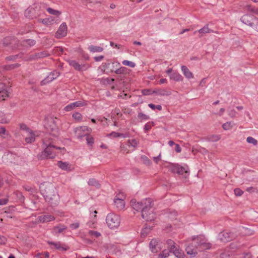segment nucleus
Returning a JSON list of instances; mask_svg holds the SVG:
<instances>
[{"instance_id":"obj_44","label":"nucleus","mask_w":258,"mask_h":258,"mask_svg":"<svg viewBox=\"0 0 258 258\" xmlns=\"http://www.w3.org/2000/svg\"><path fill=\"white\" fill-rule=\"evenodd\" d=\"M148 106L153 110L158 109L161 110L162 109V106L161 105H155L152 103L149 104Z\"/></svg>"},{"instance_id":"obj_50","label":"nucleus","mask_w":258,"mask_h":258,"mask_svg":"<svg viewBox=\"0 0 258 258\" xmlns=\"http://www.w3.org/2000/svg\"><path fill=\"white\" fill-rule=\"evenodd\" d=\"M72 116L76 121L79 122L81 120V114L79 112H76L74 113Z\"/></svg>"},{"instance_id":"obj_8","label":"nucleus","mask_w":258,"mask_h":258,"mask_svg":"<svg viewBox=\"0 0 258 258\" xmlns=\"http://www.w3.org/2000/svg\"><path fill=\"white\" fill-rule=\"evenodd\" d=\"M169 168L174 173H177L179 175H183L184 173L188 174V171L185 168L178 164H172Z\"/></svg>"},{"instance_id":"obj_64","label":"nucleus","mask_w":258,"mask_h":258,"mask_svg":"<svg viewBox=\"0 0 258 258\" xmlns=\"http://www.w3.org/2000/svg\"><path fill=\"white\" fill-rule=\"evenodd\" d=\"M27 42H28V43L30 45V46H33L35 42L34 41V40H27L26 41Z\"/></svg>"},{"instance_id":"obj_46","label":"nucleus","mask_w":258,"mask_h":258,"mask_svg":"<svg viewBox=\"0 0 258 258\" xmlns=\"http://www.w3.org/2000/svg\"><path fill=\"white\" fill-rule=\"evenodd\" d=\"M138 117L139 119L142 120H148L149 119V116L142 112H140L138 113Z\"/></svg>"},{"instance_id":"obj_29","label":"nucleus","mask_w":258,"mask_h":258,"mask_svg":"<svg viewBox=\"0 0 258 258\" xmlns=\"http://www.w3.org/2000/svg\"><path fill=\"white\" fill-rule=\"evenodd\" d=\"M108 136L112 137L113 138L122 137L123 138H125L128 137V135L127 134H121L115 132H112L108 135Z\"/></svg>"},{"instance_id":"obj_33","label":"nucleus","mask_w":258,"mask_h":258,"mask_svg":"<svg viewBox=\"0 0 258 258\" xmlns=\"http://www.w3.org/2000/svg\"><path fill=\"white\" fill-rule=\"evenodd\" d=\"M120 66V64L118 61H114L111 62V65L110 67L109 71L110 72H114V71L119 68Z\"/></svg>"},{"instance_id":"obj_26","label":"nucleus","mask_w":258,"mask_h":258,"mask_svg":"<svg viewBox=\"0 0 258 258\" xmlns=\"http://www.w3.org/2000/svg\"><path fill=\"white\" fill-rule=\"evenodd\" d=\"M170 252H172L178 258H182L184 255L183 252L179 248L178 246H176V248L172 249Z\"/></svg>"},{"instance_id":"obj_6","label":"nucleus","mask_w":258,"mask_h":258,"mask_svg":"<svg viewBox=\"0 0 258 258\" xmlns=\"http://www.w3.org/2000/svg\"><path fill=\"white\" fill-rule=\"evenodd\" d=\"M200 239H201V237H197L194 238V242L197 244V248L199 249V250L209 249L211 247V244L205 242L204 240H200Z\"/></svg>"},{"instance_id":"obj_21","label":"nucleus","mask_w":258,"mask_h":258,"mask_svg":"<svg viewBox=\"0 0 258 258\" xmlns=\"http://www.w3.org/2000/svg\"><path fill=\"white\" fill-rule=\"evenodd\" d=\"M58 20L56 19L55 18L52 17H49L45 19L41 20V22L46 25H51L54 23H56Z\"/></svg>"},{"instance_id":"obj_53","label":"nucleus","mask_w":258,"mask_h":258,"mask_svg":"<svg viewBox=\"0 0 258 258\" xmlns=\"http://www.w3.org/2000/svg\"><path fill=\"white\" fill-rule=\"evenodd\" d=\"M234 191L236 196H241L243 194V191L238 188H235Z\"/></svg>"},{"instance_id":"obj_15","label":"nucleus","mask_w":258,"mask_h":258,"mask_svg":"<svg viewBox=\"0 0 258 258\" xmlns=\"http://www.w3.org/2000/svg\"><path fill=\"white\" fill-rule=\"evenodd\" d=\"M57 166L61 169L67 171H71L74 169L73 166L67 162L58 161L57 162Z\"/></svg>"},{"instance_id":"obj_49","label":"nucleus","mask_w":258,"mask_h":258,"mask_svg":"<svg viewBox=\"0 0 258 258\" xmlns=\"http://www.w3.org/2000/svg\"><path fill=\"white\" fill-rule=\"evenodd\" d=\"M110 65H111V62H109L103 63L101 65L102 70H103L104 71H105L106 70H109Z\"/></svg>"},{"instance_id":"obj_58","label":"nucleus","mask_w":258,"mask_h":258,"mask_svg":"<svg viewBox=\"0 0 258 258\" xmlns=\"http://www.w3.org/2000/svg\"><path fill=\"white\" fill-rule=\"evenodd\" d=\"M104 56L103 55H100L98 56H95L94 57V60L96 61H100L104 58Z\"/></svg>"},{"instance_id":"obj_59","label":"nucleus","mask_w":258,"mask_h":258,"mask_svg":"<svg viewBox=\"0 0 258 258\" xmlns=\"http://www.w3.org/2000/svg\"><path fill=\"white\" fill-rule=\"evenodd\" d=\"M142 93L144 95H148L151 94V90L149 89H144L142 91Z\"/></svg>"},{"instance_id":"obj_9","label":"nucleus","mask_w":258,"mask_h":258,"mask_svg":"<svg viewBox=\"0 0 258 258\" xmlns=\"http://www.w3.org/2000/svg\"><path fill=\"white\" fill-rule=\"evenodd\" d=\"M44 185H42L40 186L41 188V191L42 192V194L43 195V197L45 198V199L48 202H50L52 201L53 200H57L58 199V195H52L51 194L50 192L49 191L43 190V186Z\"/></svg>"},{"instance_id":"obj_12","label":"nucleus","mask_w":258,"mask_h":258,"mask_svg":"<svg viewBox=\"0 0 258 258\" xmlns=\"http://www.w3.org/2000/svg\"><path fill=\"white\" fill-rule=\"evenodd\" d=\"M59 76V73L57 71H53L49 74L44 80H43L41 84L42 85H45L55 79Z\"/></svg>"},{"instance_id":"obj_41","label":"nucleus","mask_w":258,"mask_h":258,"mask_svg":"<svg viewBox=\"0 0 258 258\" xmlns=\"http://www.w3.org/2000/svg\"><path fill=\"white\" fill-rule=\"evenodd\" d=\"M122 64L124 66L130 67L131 68H134L136 66V63L133 61L124 60L122 61Z\"/></svg>"},{"instance_id":"obj_56","label":"nucleus","mask_w":258,"mask_h":258,"mask_svg":"<svg viewBox=\"0 0 258 258\" xmlns=\"http://www.w3.org/2000/svg\"><path fill=\"white\" fill-rule=\"evenodd\" d=\"M220 138L219 136H213L210 138V141L212 142H217L220 140Z\"/></svg>"},{"instance_id":"obj_16","label":"nucleus","mask_w":258,"mask_h":258,"mask_svg":"<svg viewBox=\"0 0 258 258\" xmlns=\"http://www.w3.org/2000/svg\"><path fill=\"white\" fill-rule=\"evenodd\" d=\"M196 249H198L197 244L194 242L193 240L191 245H188L186 247L185 250L188 254L195 256L197 253V250Z\"/></svg>"},{"instance_id":"obj_55","label":"nucleus","mask_w":258,"mask_h":258,"mask_svg":"<svg viewBox=\"0 0 258 258\" xmlns=\"http://www.w3.org/2000/svg\"><path fill=\"white\" fill-rule=\"evenodd\" d=\"M228 114L231 117H233L235 116V115L236 114V112L235 111V110L234 109H231L228 110Z\"/></svg>"},{"instance_id":"obj_19","label":"nucleus","mask_w":258,"mask_h":258,"mask_svg":"<svg viewBox=\"0 0 258 258\" xmlns=\"http://www.w3.org/2000/svg\"><path fill=\"white\" fill-rule=\"evenodd\" d=\"M181 69L183 74L184 75L186 78H187V79H191L194 78L193 74L189 71V70L186 66H182L181 67Z\"/></svg>"},{"instance_id":"obj_4","label":"nucleus","mask_w":258,"mask_h":258,"mask_svg":"<svg viewBox=\"0 0 258 258\" xmlns=\"http://www.w3.org/2000/svg\"><path fill=\"white\" fill-rule=\"evenodd\" d=\"M240 20L243 23L251 27H253L254 22H258L257 18L253 15L248 14L243 15L241 18Z\"/></svg>"},{"instance_id":"obj_25","label":"nucleus","mask_w":258,"mask_h":258,"mask_svg":"<svg viewBox=\"0 0 258 258\" xmlns=\"http://www.w3.org/2000/svg\"><path fill=\"white\" fill-rule=\"evenodd\" d=\"M25 141L28 143H31L35 141V136L31 131H29L27 134L24 135Z\"/></svg>"},{"instance_id":"obj_57","label":"nucleus","mask_w":258,"mask_h":258,"mask_svg":"<svg viewBox=\"0 0 258 258\" xmlns=\"http://www.w3.org/2000/svg\"><path fill=\"white\" fill-rule=\"evenodd\" d=\"M8 202V198H4L2 199H0V205H6Z\"/></svg>"},{"instance_id":"obj_3","label":"nucleus","mask_w":258,"mask_h":258,"mask_svg":"<svg viewBox=\"0 0 258 258\" xmlns=\"http://www.w3.org/2000/svg\"><path fill=\"white\" fill-rule=\"evenodd\" d=\"M106 222L109 228L115 229L120 225V218L118 215L111 213L107 215Z\"/></svg>"},{"instance_id":"obj_62","label":"nucleus","mask_w":258,"mask_h":258,"mask_svg":"<svg viewBox=\"0 0 258 258\" xmlns=\"http://www.w3.org/2000/svg\"><path fill=\"white\" fill-rule=\"evenodd\" d=\"M79 227V223H78L72 224L71 225V227L72 229H76V228H78Z\"/></svg>"},{"instance_id":"obj_36","label":"nucleus","mask_w":258,"mask_h":258,"mask_svg":"<svg viewBox=\"0 0 258 258\" xmlns=\"http://www.w3.org/2000/svg\"><path fill=\"white\" fill-rule=\"evenodd\" d=\"M88 235L91 238H98L101 236V233L98 231L93 230H89Z\"/></svg>"},{"instance_id":"obj_31","label":"nucleus","mask_w":258,"mask_h":258,"mask_svg":"<svg viewBox=\"0 0 258 258\" xmlns=\"http://www.w3.org/2000/svg\"><path fill=\"white\" fill-rule=\"evenodd\" d=\"M88 184L90 186H94L97 188L100 187V184L98 181L94 178H90L88 181Z\"/></svg>"},{"instance_id":"obj_24","label":"nucleus","mask_w":258,"mask_h":258,"mask_svg":"<svg viewBox=\"0 0 258 258\" xmlns=\"http://www.w3.org/2000/svg\"><path fill=\"white\" fill-rule=\"evenodd\" d=\"M198 32L201 34H207V33H216L217 32H214L213 30L211 29L209 27V25H205L202 28L199 29L198 30Z\"/></svg>"},{"instance_id":"obj_10","label":"nucleus","mask_w":258,"mask_h":258,"mask_svg":"<svg viewBox=\"0 0 258 258\" xmlns=\"http://www.w3.org/2000/svg\"><path fill=\"white\" fill-rule=\"evenodd\" d=\"M150 250L153 253H157L161 249L159 241L155 239H152L149 243Z\"/></svg>"},{"instance_id":"obj_42","label":"nucleus","mask_w":258,"mask_h":258,"mask_svg":"<svg viewBox=\"0 0 258 258\" xmlns=\"http://www.w3.org/2000/svg\"><path fill=\"white\" fill-rule=\"evenodd\" d=\"M70 64L76 70L80 71L81 70V67L79 64L75 60H71L70 61Z\"/></svg>"},{"instance_id":"obj_48","label":"nucleus","mask_w":258,"mask_h":258,"mask_svg":"<svg viewBox=\"0 0 258 258\" xmlns=\"http://www.w3.org/2000/svg\"><path fill=\"white\" fill-rule=\"evenodd\" d=\"M66 227L63 225H60L58 227H56L54 228V232L57 233H61L62 232L64 229H66Z\"/></svg>"},{"instance_id":"obj_37","label":"nucleus","mask_w":258,"mask_h":258,"mask_svg":"<svg viewBox=\"0 0 258 258\" xmlns=\"http://www.w3.org/2000/svg\"><path fill=\"white\" fill-rule=\"evenodd\" d=\"M166 243L168 245V248L169 249L170 251L172 249L176 248L177 245H175V242L171 239H168L166 241Z\"/></svg>"},{"instance_id":"obj_51","label":"nucleus","mask_w":258,"mask_h":258,"mask_svg":"<svg viewBox=\"0 0 258 258\" xmlns=\"http://www.w3.org/2000/svg\"><path fill=\"white\" fill-rule=\"evenodd\" d=\"M222 127L225 130H228L231 128L232 127V122H226L224 123L222 125Z\"/></svg>"},{"instance_id":"obj_63","label":"nucleus","mask_w":258,"mask_h":258,"mask_svg":"<svg viewBox=\"0 0 258 258\" xmlns=\"http://www.w3.org/2000/svg\"><path fill=\"white\" fill-rule=\"evenodd\" d=\"M206 83V79L203 78L200 82L199 85H200V86L203 87L205 85Z\"/></svg>"},{"instance_id":"obj_35","label":"nucleus","mask_w":258,"mask_h":258,"mask_svg":"<svg viewBox=\"0 0 258 258\" xmlns=\"http://www.w3.org/2000/svg\"><path fill=\"white\" fill-rule=\"evenodd\" d=\"M138 144L139 142L137 141L136 139L128 140L127 142V145L128 147L136 148L138 146Z\"/></svg>"},{"instance_id":"obj_5","label":"nucleus","mask_w":258,"mask_h":258,"mask_svg":"<svg viewBox=\"0 0 258 258\" xmlns=\"http://www.w3.org/2000/svg\"><path fill=\"white\" fill-rule=\"evenodd\" d=\"M124 199V195L123 192H120L116 196L114 200V203L118 210H120L124 208L125 202Z\"/></svg>"},{"instance_id":"obj_11","label":"nucleus","mask_w":258,"mask_h":258,"mask_svg":"<svg viewBox=\"0 0 258 258\" xmlns=\"http://www.w3.org/2000/svg\"><path fill=\"white\" fill-rule=\"evenodd\" d=\"M67 25L66 23H63L60 25L58 30L57 31L56 33L55 34V36L57 38H60L66 36L67 35Z\"/></svg>"},{"instance_id":"obj_47","label":"nucleus","mask_w":258,"mask_h":258,"mask_svg":"<svg viewBox=\"0 0 258 258\" xmlns=\"http://www.w3.org/2000/svg\"><path fill=\"white\" fill-rule=\"evenodd\" d=\"M86 131L87 133H85L84 136H86L87 134H89L91 133L92 131V129L91 128H89L87 126H82V132H85ZM83 136V135H82V137Z\"/></svg>"},{"instance_id":"obj_43","label":"nucleus","mask_w":258,"mask_h":258,"mask_svg":"<svg viewBox=\"0 0 258 258\" xmlns=\"http://www.w3.org/2000/svg\"><path fill=\"white\" fill-rule=\"evenodd\" d=\"M247 143L252 144L253 145L256 146L257 144V141L254 138L252 137H248L246 139Z\"/></svg>"},{"instance_id":"obj_7","label":"nucleus","mask_w":258,"mask_h":258,"mask_svg":"<svg viewBox=\"0 0 258 258\" xmlns=\"http://www.w3.org/2000/svg\"><path fill=\"white\" fill-rule=\"evenodd\" d=\"M234 237V234L228 231H224L218 234L219 239L224 242L232 240Z\"/></svg>"},{"instance_id":"obj_20","label":"nucleus","mask_w":258,"mask_h":258,"mask_svg":"<svg viewBox=\"0 0 258 258\" xmlns=\"http://www.w3.org/2000/svg\"><path fill=\"white\" fill-rule=\"evenodd\" d=\"M81 106V102L77 101L75 102H73L69 104L67 106H66L64 109L66 111H70L73 110L75 109L77 107H79Z\"/></svg>"},{"instance_id":"obj_52","label":"nucleus","mask_w":258,"mask_h":258,"mask_svg":"<svg viewBox=\"0 0 258 258\" xmlns=\"http://www.w3.org/2000/svg\"><path fill=\"white\" fill-rule=\"evenodd\" d=\"M246 190L249 192V193H253V192H258V189L256 187H254L252 186L247 187L246 189Z\"/></svg>"},{"instance_id":"obj_1","label":"nucleus","mask_w":258,"mask_h":258,"mask_svg":"<svg viewBox=\"0 0 258 258\" xmlns=\"http://www.w3.org/2000/svg\"><path fill=\"white\" fill-rule=\"evenodd\" d=\"M131 203L135 210L141 211L142 217L145 220L153 221L155 218V214L151 210L152 206L150 199H146L141 202H137L135 200H132Z\"/></svg>"},{"instance_id":"obj_60","label":"nucleus","mask_w":258,"mask_h":258,"mask_svg":"<svg viewBox=\"0 0 258 258\" xmlns=\"http://www.w3.org/2000/svg\"><path fill=\"white\" fill-rule=\"evenodd\" d=\"M240 258H251V254L248 253L242 254Z\"/></svg>"},{"instance_id":"obj_17","label":"nucleus","mask_w":258,"mask_h":258,"mask_svg":"<svg viewBox=\"0 0 258 258\" xmlns=\"http://www.w3.org/2000/svg\"><path fill=\"white\" fill-rule=\"evenodd\" d=\"M9 92L4 84L0 83V101L4 100L9 97Z\"/></svg>"},{"instance_id":"obj_28","label":"nucleus","mask_w":258,"mask_h":258,"mask_svg":"<svg viewBox=\"0 0 258 258\" xmlns=\"http://www.w3.org/2000/svg\"><path fill=\"white\" fill-rule=\"evenodd\" d=\"M88 48L90 52L92 53L101 52L103 50V48L102 47L93 45L89 46Z\"/></svg>"},{"instance_id":"obj_45","label":"nucleus","mask_w":258,"mask_h":258,"mask_svg":"<svg viewBox=\"0 0 258 258\" xmlns=\"http://www.w3.org/2000/svg\"><path fill=\"white\" fill-rule=\"evenodd\" d=\"M247 10L254 14L258 15V9L254 7L247 6Z\"/></svg>"},{"instance_id":"obj_14","label":"nucleus","mask_w":258,"mask_h":258,"mask_svg":"<svg viewBox=\"0 0 258 258\" xmlns=\"http://www.w3.org/2000/svg\"><path fill=\"white\" fill-rule=\"evenodd\" d=\"M44 126L48 130H54L56 127L54 119L52 117L45 118Z\"/></svg>"},{"instance_id":"obj_61","label":"nucleus","mask_w":258,"mask_h":258,"mask_svg":"<svg viewBox=\"0 0 258 258\" xmlns=\"http://www.w3.org/2000/svg\"><path fill=\"white\" fill-rule=\"evenodd\" d=\"M175 150L177 153H180L181 152V149L178 144H175Z\"/></svg>"},{"instance_id":"obj_23","label":"nucleus","mask_w":258,"mask_h":258,"mask_svg":"<svg viewBox=\"0 0 258 258\" xmlns=\"http://www.w3.org/2000/svg\"><path fill=\"white\" fill-rule=\"evenodd\" d=\"M48 244L52 248H55L59 250H64L67 249V248H64L59 242H54L52 241H49Z\"/></svg>"},{"instance_id":"obj_2","label":"nucleus","mask_w":258,"mask_h":258,"mask_svg":"<svg viewBox=\"0 0 258 258\" xmlns=\"http://www.w3.org/2000/svg\"><path fill=\"white\" fill-rule=\"evenodd\" d=\"M44 144L46 146L44 151L42 152L41 157L42 158H53L55 157V154L53 152L54 149L56 148L61 150L62 152L64 150V148L56 147L52 145L51 143H49L45 139L44 140Z\"/></svg>"},{"instance_id":"obj_27","label":"nucleus","mask_w":258,"mask_h":258,"mask_svg":"<svg viewBox=\"0 0 258 258\" xmlns=\"http://www.w3.org/2000/svg\"><path fill=\"white\" fill-rule=\"evenodd\" d=\"M154 92L160 96H169L171 95V93L170 91L167 90L166 89H158L154 91Z\"/></svg>"},{"instance_id":"obj_34","label":"nucleus","mask_w":258,"mask_h":258,"mask_svg":"<svg viewBox=\"0 0 258 258\" xmlns=\"http://www.w3.org/2000/svg\"><path fill=\"white\" fill-rule=\"evenodd\" d=\"M127 68L124 67H119L114 71L116 74H125L127 72Z\"/></svg>"},{"instance_id":"obj_18","label":"nucleus","mask_w":258,"mask_h":258,"mask_svg":"<svg viewBox=\"0 0 258 258\" xmlns=\"http://www.w3.org/2000/svg\"><path fill=\"white\" fill-rule=\"evenodd\" d=\"M54 219V216L48 214L40 216L37 218V221L40 223L50 222Z\"/></svg>"},{"instance_id":"obj_40","label":"nucleus","mask_w":258,"mask_h":258,"mask_svg":"<svg viewBox=\"0 0 258 258\" xmlns=\"http://www.w3.org/2000/svg\"><path fill=\"white\" fill-rule=\"evenodd\" d=\"M86 137V140L87 142V144L89 146H92L94 144V138L89 135V134H87L86 136H84Z\"/></svg>"},{"instance_id":"obj_13","label":"nucleus","mask_w":258,"mask_h":258,"mask_svg":"<svg viewBox=\"0 0 258 258\" xmlns=\"http://www.w3.org/2000/svg\"><path fill=\"white\" fill-rule=\"evenodd\" d=\"M39 7L42 9H46L47 11L50 14L55 15L56 16H59L61 14V12L59 11L54 10L50 8H47L46 4H38L36 5L35 8H37Z\"/></svg>"},{"instance_id":"obj_54","label":"nucleus","mask_w":258,"mask_h":258,"mask_svg":"<svg viewBox=\"0 0 258 258\" xmlns=\"http://www.w3.org/2000/svg\"><path fill=\"white\" fill-rule=\"evenodd\" d=\"M21 130L25 132V134H27L29 131H31L26 126V125L24 124H22L20 125Z\"/></svg>"},{"instance_id":"obj_39","label":"nucleus","mask_w":258,"mask_h":258,"mask_svg":"<svg viewBox=\"0 0 258 258\" xmlns=\"http://www.w3.org/2000/svg\"><path fill=\"white\" fill-rule=\"evenodd\" d=\"M170 250L164 249L158 255L159 258H166L169 255Z\"/></svg>"},{"instance_id":"obj_38","label":"nucleus","mask_w":258,"mask_h":258,"mask_svg":"<svg viewBox=\"0 0 258 258\" xmlns=\"http://www.w3.org/2000/svg\"><path fill=\"white\" fill-rule=\"evenodd\" d=\"M154 123L153 122H148L144 125V130L145 133H148L151 128L154 126Z\"/></svg>"},{"instance_id":"obj_32","label":"nucleus","mask_w":258,"mask_h":258,"mask_svg":"<svg viewBox=\"0 0 258 258\" xmlns=\"http://www.w3.org/2000/svg\"><path fill=\"white\" fill-rule=\"evenodd\" d=\"M10 120V118L6 114L2 112H0V122L1 123H8Z\"/></svg>"},{"instance_id":"obj_22","label":"nucleus","mask_w":258,"mask_h":258,"mask_svg":"<svg viewBox=\"0 0 258 258\" xmlns=\"http://www.w3.org/2000/svg\"><path fill=\"white\" fill-rule=\"evenodd\" d=\"M170 78L176 82L182 81L183 79L182 76L177 72H173L171 74Z\"/></svg>"},{"instance_id":"obj_30","label":"nucleus","mask_w":258,"mask_h":258,"mask_svg":"<svg viewBox=\"0 0 258 258\" xmlns=\"http://www.w3.org/2000/svg\"><path fill=\"white\" fill-rule=\"evenodd\" d=\"M240 232L244 235H251L253 234V231L248 228L242 227L240 230Z\"/></svg>"}]
</instances>
